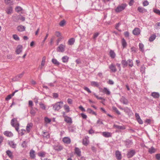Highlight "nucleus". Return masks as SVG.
I'll use <instances>...</instances> for the list:
<instances>
[{
	"label": "nucleus",
	"mask_w": 160,
	"mask_h": 160,
	"mask_svg": "<svg viewBox=\"0 0 160 160\" xmlns=\"http://www.w3.org/2000/svg\"><path fill=\"white\" fill-rule=\"evenodd\" d=\"M127 6V5L126 3H122L119 5L115 9V11L116 12L119 13L124 10Z\"/></svg>",
	"instance_id": "7ed1b4c3"
},
{
	"label": "nucleus",
	"mask_w": 160,
	"mask_h": 160,
	"mask_svg": "<svg viewBox=\"0 0 160 160\" xmlns=\"http://www.w3.org/2000/svg\"><path fill=\"white\" fill-rule=\"evenodd\" d=\"M102 135L105 137L109 138L111 137L112 133L108 132H103L102 133Z\"/></svg>",
	"instance_id": "dca6fc26"
},
{
	"label": "nucleus",
	"mask_w": 160,
	"mask_h": 160,
	"mask_svg": "<svg viewBox=\"0 0 160 160\" xmlns=\"http://www.w3.org/2000/svg\"><path fill=\"white\" fill-rule=\"evenodd\" d=\"M135 153L136 151L135 150L130 149L127 153V157L128 158H131L135 154Z\"/></svg>",
	"instance_id": "20e7f679"
},
{
	"label": "nucleus",
	"mask_w": 160,
	"mask_h": 160,
	"mask_svg": "<svg viewBox=\"0 0 160 160\" xmlns=\"http://www.w3.org/2000/svg\"><path fill=\"white\" fill-rule=\"evenodd\" d=\"M151 95L155 98H158L160 97V94L158 92H153L152 93Z\"/></svg>",
	"instance_id": "f3484780"
},
{
	"label": "nucleus",
	"mask_w": 160,
	"mask_h": 160,
	"mask_svg": "<svg viewBox=\"0 0 160 160\" xmlns=\"http://www.w3.org/2000/svg\"><path fill=\"white\" fill-rule=\"evenodd\" d=\"M83 88L85 90L87 91L88 93H90L91 92V91L90 90L89 88L87 87H84Z\"/></svg>",
	"instance_id": "052dcab7"
},
{
	"label": "nucleus",
	"mask_w": 160,
	"mask_h": 160,
	"mask_svg": "<svg viewBox=\"0 0 160 160\" xmlns=\"http://www.w3.org/2000/svg\"><path fill=\"white\" fill-rule=\"evenodd\" d=\"M113 109L118 115L121 114L120 112L118 110L117 108L114 107H112Z\"/></svg>",
	"instance_id": "3c124183"
},
{
	"label": "nucleus",
	"mask_w": 160,
	"mask_h": 160,
	"mask_svg": "<svg viewBox=\"0 0 160 160\" xmlns=\"http://www.w3.org/2000/svg\"><path fill=\"white\" fill-rule=\"evenodd\" d=\"M39 105L42 109L43 110H45L46 109V106L42 102H40L39 103Z\"/></svg>",
	"instance_id": "603ef678"
},
{
	"label": "nucleus",
	"mask_w": 160,
	"mask_h": 160,
	"mask_svg": "<svg viewBox=\"0 0 160 160\" xmlns=\"http://www.w3.org/2000/svg\"><path fill=\"white\" fill-rule=\"evenodd\" d=\"M6 12L7 14H11L13 12L12 7L11 6L8 7L6 10Z\"/></svg>",
	"instance_id": "f8f14e48"
},
{
	"label": "nucleus",
	"mask_w": 160,
	"mask_h": 160,
	"mask_svg": "<svg viewBox=\"0 0 160 160\" xmlns=\"http://www.w3.org/2000/svg\"><path fill=\"white\" fill-rule=\"evenodd\" d=\"M135 116L136 117V119L138 122L140 124H143V122L142 121L139 115L137 113L135 114Z\"/></svg>",
	"instance_id": "9d476101"
},
{
	"label": "nucleus",
	"mask_w": 160,
	"mask_h": 160,
	"mask_svg": "<svg viewBox=\"0 0 160 160\" xmlns=\"http://www.w3.org/2000/svg\"><path fill=\"white\" fill-rule=\"evenodd\" d=\"M115 155L117 159L121 160L122 159V155L120 152L117 151L115 152Z\"/></svg>",
	"instance_id": "ddd939ff"
},
{
	"label": "nucleus",
	"mask_w": 160,
	"mask_h": 160,
	"mask_svg": "<svg viewBox=\"0 0 160 160\" xmlns=\"http://www.w3.org/2000/svg\"><path fill=\"white\" fill-rule=\"evenodd\" d=\"M128 66L130 67H132L133 66V61L132 60L129 59L128 60Z\"/></svg>",
	"instance_id": "c03bdc74"
},
{
	"label": "nucleus",
	"mask_w": 160,
	"mask_h": 160,
	"mask_svg": "<svg viewBox=\"0 0 160 160\" xmlns=\"http://www.w3.org/2000/svg\"><path fill=\"white\" fill-rule=\"evenodd\" d=\"M55 35L57 37H59L61 36V33L58 31H56L55 32Z\"/></svg>",
	"instance_id": "680f3d73"
},
{
	"label": "nucleus",
	"mask_w": 160,
	"mask_h": 160,
	"mask_svg": "<svg viewBox=\"0 0 160 160\" xmlns=\"http://www.w3.org/2000/svg\"><path fill=\"white\" fill-rule=\"evenodd\" d=\"M7 154L11 159L13 158V157L12 154V152L9 150H8L6 151Z\"/></svg>",
	"instance_id": "c756f323"
},
{
	"label": "nucleus",
	"mask_w": 160,
	"mask_h": 160,
	"mask_svg": "<svg viewBox=\"0 0 160 160\" xmlns=\"http://www.w3.org/2000/svg\"><path fill=\"white\" fill-rule=\"evenodd\" d=\"M63 104V102L62 101L58 102L52 105L53 109L55 111H58L61 108V105Z\"/></svg>",
	"instance_id": "f03ea898"
},
{
	"label": "nucleus",
	"mask_w": 160,
	"mask_h": 160,
	"mask_svg": "<svg viewBox=\"0 0 160 160\" xmlns=\"http://www.w3.org/2000/svg\"><path fill=\"white\" fill-rule=\"evenodd\" d=\"M149 4L148 2L147 1H145L143 3V6H146L148 5Z\"/></svg>",
	"instance_id": "69168bd1"
},
{
	"label": "nucleus",
	"mask_w": 160,
	"mask_h": 160,
	"mask_svg": "<svg viewBox=\"0 0 160 160\" xmlns=\"http://www.w3.org/2000/svg\"><path fill=\"white\" fill-rule=\"evenodd\" d=\"M125 145L127 148H129L132 145V141L129 139H127L125 141Z\"/></svg>",
	"instance_id": "0eeeda50"
},
{
	"label": "nucleus",
	"mask_w": 160,
	"mask_h": 160,
	"mask_svg": "<svg viewBox=\"0 0 160 160\" xmlns=\"http://www.w3.org/2000/svg\"><path fill=\"white\" fill-rule=\"evenodd\" d=\"M13 38L16 40L18 41L19 40V37L16 34L13 35Z\"/></svg>",
	"instance_id": "4d7b16f0"
},
{
	"label": "nucleus",
	"mask_w": 160,
	"mask_h": 160,
	"mask_svg": "<svg viewBox=\"0 0 160 160\" xmlns=\"http://www.w3.org/2000/svg\"><path fill=\"white\" fill-rule=\"evenodd\" d=\"M22 10V8L19 6L15 8V11L18 12H19L20 11H21Z\"/></svg>",
	"instance_id": "6e6d98bb"
},
{
	"label": "nucleus",
	"mask_w": 160,
	"mask_h": 160,
	"mask_svg": "<svg viewBox=\"0 0 160 160\" xmlns=\"http://www.w3.org/2000/svg\"><path fill=\"white\" fill-rule=\"evenodd\" d=\"M46 58V57L45 56L43 57L42 58V60L41 64V66L40 67L41 69L42 68V67L43 66L45 65Z\"/></svg>",
	"instance_id": "c9c22d12"
},
{
	"label": "nucleus",
	"mask_w": 160,
	"mask_h": 160,
	"mask_svg": "<svg viewBox=\"0 0 160 160\" xmlns=\"http://www.w3.org/2000/svg\"><path fill=\"white\" fill-rule=\"evenodd\" d=\"M22 47L20 45H18L16 48L15 52L17 54H19L22 51Z\"/></svg>",
	"instance_id": "423d86ee"
},
{
	"label": "nucleus",
	"mask_w": 160,
	"mask_h": 160,
	"mask_svg": "<svg viewBox=\"0 0 160 160\" xmlns=\"http://www.w3.org/2000/svg\"><path fill=\"white\" fill-rule=\"evenodd\" d=\"M122 63L123 68L127 67L128 64V60L127 61H126L125 60H122Z\"/></svg>",
	"instance_id": "4c0bfd02"
},
{
	"label": "nucleus",
	"mask_w": 160,
	"mask_h": 160,
	"mask_svg": "<svg viewBox=\"0 0 160 160\" xmlns=\"http://www.w3.org/2000/svg\"><path fill=\"white\" fill-rule=\"evenodd\" d=\"M87 111L88 112L91 114H92L94 115L95 116L97 115V114L95 112L92 110L91 109L88 108L87 110Z\"/></svg>",
	"instance_id": "2f4dec72"
},
{
	"label": "nucleus",
	"mask_w": 160,
	"mask_h": 160,
	"mask_svg": "<svg viewBox=\"0 0 160 160\" xmlns=\"http://www.w3.org/2000/svg\"><path fill=\"white\" fill-rule=\"evenodd\" d=\"M33 124L32 123H29L26 126V130L28 132H29L31 129L32 128Z\"/></svg>",
	"instance_id": "a211bd4d"
},
{
	"label": "nucleus",
	"mask_w": 160,
	"mask_h": 160,
	"mask_svg": "<svg viewBox=\"0 0 160 160\" xmlns=\"http://www.w3.org/2000/svg\"><path fill=\"white\" fill-rule=\"evenodd\" d=\"M138 11L141 12H143V9L141 7H139L138 8Z\"/></svg>",
	"instance_id": "0e129e2a"
},
{
	"label": "nucleus",
	"mask_w": 160,
	"mask_h": 160,
	"mask_svg": "<svg viewBox=\"0 0 160 160\" xmlns=\"http://www.w3.org/2000/svg\"><path fill=\"white\" fill-rule=\"evenodd\" d=\"M121 42L122 45L123 46V48H125L127 46V43L126 40L124 38H122V39Z\"/></svg>",
	"instance_id": "f704fd0d"
},
{
	"label": "nucleus",
	"mask_w": 160,
	"mask_h": 160,
	"mask_svg": "<svg viewBox=\"0 0 160 160\" xmlns=\"http://www.w3.org/2000/svg\"><path fill=\"white\" fill-rule=\"evenodd\" d=\"M109 55L112 58H114L116 57V54L114 51L112 50H110L109 52Z\"/></svg>",
	"instance_id": "b1692460"
},
{
	"label": "nucleus",
	"mask_w": 160,
	"mask_h": 160,
	"mask_svg": "<svg viewBox=\"0 0 160 160\" xmlns=\"http://www.w3.org/2000/svg\"><path fill=\"white\" fill-rule=\"evenodd\" d=\"M154 12L157 14L160 15V11L157 9H155L153 10Z\"/></svg>",
	"instance_id": "bf43d9fd"
},
{
	"label": "nucleus",
	"mask_w": 160,
	"mask_h": 160,
	"mask_svg": "<svg viewBox=\"0 0 160 160\" xmlns=\"http://www.w3.org/2000/svg\"><path fill=\"white\" fill-rule=\"evenodd\" d=\"M11 125L15 128L16 130L18 131L19 124L18 122L17 118H13L11 121Z\"/></svg>",
	"instance_id": "f257e3e1"
},
{
	"label": "nucleus",
	"mask_w": 160,
	"mask_h": 160,
	"mask_svg": "<svg viewBox=\"0 0 160 160\" xmlns=\"http://www.w3.org/2000/svg\"><path fill=\"white\" fill-rule=\"evenodd\" d=\"M30 155L32 158H34L35 157V151L33 150H31L30 152Z\"/></svg>",
	"instance_id": "cd10ccee"
},
{
	"label": "nucleus",
	"mask_w": 160,
	"mask_h": 160,
	"mask_svg": "<svg viewBox=\"0 0 160 160\" xmlns=\"http://www.w3.org/2000/svg\"><path fill=\"white\" fill-rule=\"evenodd\" d=\"M75 153L78 156H80L81 155V151L80 149L76 147L75 148Z\"/></svg>",
	"instance_id": "4be33fe9"
},
{
	"label": "nucleus",
	"mask_w": 160,
	"mask_h": 160,
	"mask_svg": "<svg viewBox=\"0 0 160 160\" xmlns=\"http://www.w3.org/2000/svg\"><path fill=\"white\" fill-rule=\"evenodd\" d=\"M145 68L144 66H142L141 67L140 71L142 73H145Z\"/></svg>",
	"instance_id": "09e8293b"
},
{
	"label": "nucleus",
	"mask_w": 160,
	"mask_h": 160,
	"mask_svg": "<svg viewBox=\"0 0 160 160\" xmlns=\"http://www.w3.org/2000/svg\"><path fill=\"white\" fill-rule=\"evenodd\" d=\"M25 130L24 129H22L20 131H19V130H18V133L21 136H22L24 135V132H25Z\"/></svg>",
	"instance_id": "8fccbe9b"
},
{
	"label": "nucleus",
	"mask_w": 160,
	"mask_h": 160,
	"mask_svg": "<svg viewBox=\"0 0 160 160\" xmlns=\"http://www.w3.org/2000/svg\"><path fill=\"white\" fill-rule=\"evenodd\" d=\"M4 2L7 4H8L9 5H13L12 2L11 0H5Z\"/></svg>",
	"instance_id": "a18cd8bd"
},
{
	"label": "nucleus",
	"mask_w": 160,
	"mask_h": 160,
	"mask_svg": "<svg viewBox=\"0 0 160 160\" xmlns=\"http://www.w3.org/2000/svg\"><path fill=\"white\" fill-rule=\"evenodd\" d=\"M124 112L127 113L128 114H130L132 113V111L128 107H126L123 108Z\"/></svg>",
	"instance_id": "72a5a7b5"
},
{
	"label": "nucleus",
	"mask_w": 160,
	"mask_h": 160,
	"mask_svg": "<svg viewBox=\"0 0 160 160\" xmlns=\"http://www.w3.org/2000/svg\"><path fill=\"white\" fill-rule=\"evenodd\" d=\"M53 148L55 150L58 152L61 151L63 149V146L60 145H55L53 146Z\"/></svg>",
	"instance_id": "6e6552de"
},
{
	"label": "nucleus",
	"mask_w": 160,
	"mask_h": 160,
	"mask_svg": "<svg viewBox=\"0 0 160 160\" xmlns=\"http://www.w3.org/2000/svg\"><path fill=\"white\" fill-rule=\"evenodd\" d=\"M120 101L121 102L124 104H128V101L127 99L123 97L121 98Z\"/></svg>",
	"instance_id": "2eb2a0df"
},
{
	"label": "nucleus",
	"mask_w": 160,
	"mask_h": 160,
	"mask_svg": "<svg viewBox=\"0 0 160 160\" xmlns=\"http://www.w3.org/2000/svg\"><path fill=\"white\" fill-rule=\"evenodd\" d=\"M82 143L85 146H87L89 143V141L88 137H85L82 140Z\"/></svg>",
	"instance_id": "9b49d317"
},
{
	"label": "nucleus",
	"mask_w": 160,
	"mask_h": 160,
	"mask_svg": "<svg viewBox=\"0 0 160 160\" xmlns=\"http://www.w3.org/2000/svg\"><path fill=\"white\" fill-rule=\"evenodd\" d=\"M64 121L68 123H72V121L71 118L68 117H66L65 118Z\"/></svg>",
	"instance_id": "5701e85b"
},
{
	"label": "nucleus",
	"mask_w": 160,
	"mask_h": 160,
	"mask_svg": "<svg viewBox=\"0 0 160 160\" xmlns=\"http://www.w3.org/2000/svg\"><path fill=\"white\" fill-rule=\"evenodd\" d=\"M68 129L70 132H73L75 131V128L74 127L70 126L68 127Z\"/></svg>",
	"instance_id": "de8ad7c7"
},
{
	"label": "nucleus",
	"mask_w": 160,
	"mask_h": 160,
	"mask_svg": "<svg viewBox=\"0 0 160 160\" xmlns=\"http://www.w3.org/2000/svg\"><path fill=\"white\" fill-rule=\"evenodd\" d=\"M45 153L44 152H41L38 153V155L40 157H44L45 155Z\"/></svg>",
	"instance_id": "864d4df0"
},
{
	"label": "nucleus",
	"mask_w": 160,
	"mask_h": 160,
	"mask_svg": "<svg viewBox=\"0 0 160 160\" xmlns=\"http://www.w3.org/2000/svg\"><path fill=\"white\" fill-rule=\"evenodd\" d=\"M140 32V31L139 28H135L133 31V34L135 35H139Z\"/></svg>",
	"instance_id": "6ab92c4d"
},
{
	"label": "nucleus",
	"mask_w": 160,
	"mask_h": 160,
	"mask_svg": "<svg viewBox=\"0 0 160 160\" xmlns=\"http://www.w3.org/2000/svg\"><path fill=\"white\" fill-rule=\"evenodd\" d=\"M148 151L149 153L152 154L155 152V149L153 147H152L151 148H149Z\"/></svg>",
	"instance_id": "58836bf2"
},
{
	"label": "nucleus",
	"mask_w": 160,
	"mask_h": 160,
	"mask_svg": "<svg viewBox=\"0 0 160 160\" xmlns=\"http://www.w3.org/2000/svg\"><path fill=\"white\" fill-rule=\"evenodd\" d=\"M8 144L10 147L13 148H15L16 147V144H15L14 142L13 141H9Z\"/></svg>",
	"instance_id": "473e14b6"
},
{
	"label": "nucleus",
	"mask_w": 160,
	"mask_h": 160,
	"mask_svg": "<svg viewBox=\"0 0 160 160\" xmlns=\"http://www.w3.org/2000/svg\"><path fill=\"white\" fill-rule=\"evenodd\" d=\"M62 141L64 143L67 144H69L71 143V140L68 137H65L62 139Z\"/></svg>",
	"instance_id": "1a4fd4ad"
},
{
	"label": "nucleus",
	"mask_w": 160,
	"mask_h": 160,
	"mask_svg": "<svg viewBox=\"0 0 160 160\" xmlns=\"http://www.w3.org/2000/svg\"><path fill=\"white\" fill-rule=\"evenodd\" d=\"M102 92L103 93H105L107 95H109L110 94V91L106 88H103Z\"/></svg>",
	"instance_id": "c85d7f7f"
},
{
	"label": "nucleus",
	"mask_w": 160,
	"mask_h": 160,
	"mask_svg": "<svg viewBox=\"0 0 160 160\" xmlns=\"http://www.w3.org/2000/svg\"><path fill=\"white\" fill-rule=\"evenodd\" d=\"M65 46L62 44H61L57 48V51L58 52H63L65 51Z\"/></svg>",
	"instance_id": "39448f33"
},
{
	"label": "nucleus",
	"mask_w": 160,
	"mask_h": 160,
	"mask_svg": "<svg viewBox=\"0 0 160 160\" xmlns=\"http://www.w3.org/2000/svg\"><path fill=\"white\" fill-rule=\"evenodd\" d=\"M113 127L114 128L121 130H124L125 129V127L124 126H120L114 124Z\"/></svg>",
	"instance_id": "412c9836"
},
{
	"label": "nucleus",
	"mask_w": 160,
	"mask_h": 160,
	"mask_svg": "<svg viewBox=\"0 0 160 160\" xmlns=\"http://www.w3.org/2000/svg\"><path fill=\"white\" fill-rule=\"evenodd\" d=\"M17 29L19 32H22L25 30V28L23 26L20 25L17 27Z\"/></svg>",
	"instance_id": "a878e982"
},
{
	"label": "nucleus",
	"mask_w": 160,
	"mask_h": 160,
	"mask_svg": "<svg viewBox=\"0 0 160 160\" xmlns=\"http://www.w3.org/2000/svg\"><path fill=\"white\" fill-rule=\"evenodd\" d=\"M97 124L101 125L103 124V123L102 121L100 119H99L97 122Z\"/></svg>",
	"instance_id": "338daca9"
},
{
	"label": "nucleus",
	"mask_w": 160,
	"mask_h": 160,
	"mask_svg": "<svg viewBox=\"0 0 160 160\" xmlns=\"http://www.w3.org/2000/svg\"><path fill=\"white\" fill-rule=\"evenodd\" d=\"M139 48L141 51L143 52L144 51V45L142 43H140L139 44Z\"/></svg>",
	"instance_id": "e433bc0d"
},
{
	"label": "nucleus",
	"mask_w": 160,
	"mask_h": 160,
	"mask_svg": "<svg viewBox=\"0 0 160 160\" xmlns=\"http://www.w3.org/2000/svg\"><path fill=\"white\" fill-rule=\"evenodd\" d=\"M81 115L83 119H86L87 117V116L83 113H81Z\"/></svg>",
	"instance_id": "e2e57ef3"
},
{
	"label": "nucleus",
	"mask_w": 160,
	"mask_h": 160,
	"mask_svg": "<svg viewBox=\"0 0 160 160\" xmlns=\"http://www.w3.org/2000/svg\"><path fill=\"white\" fill-rule=\"evenodd\" d=\"M4 134L7 137H11L13 136V134L11 132L8 131L4 132Z\"/></svg>",
	"instance_id": "393cba45"
},
{
	"label": "nucleus",
	"mask_w": 160,
	"mask_h": 160,
	"mask_svg": "<svg viewBox=\"0 0 160 160\" xmlns=\"http://www.w3.org/2000/svg\"><path fill=\"white\" fill-rule=\"evenodd\" d=\"M156 28H160V22H157L155 25Z\"/></svg>",
	"instance_id": "774afa93"
},
{
	"label": "nucleus",
	"mask_w": 160,
	"mask_h": 160,
	"mask_svg": "<svg viewBox=\"0 0 160 160\" xmlns=\"http://www.w3.org/2000/svg\"><path fill=\"white\" fill-rule=\"evenodd\" d=\"M109 68L111 71L113 72H115L117 71V69L115 65L113 64H111L109 66Z\"/></svg>",
	"instance_id": "4468645a"
},
{
	"label": "nucleus",
	"mask_w": 160,
	"mask_h": 160,
	"mask_svg": "<svg viewBox=\"0 0 160 160\" xmlns=\"http://www.w3.org/2000/svg\"><path fill=\"white\" fill-rule=\"evenodd\" d=\"M35 110H38V109L36 108L34 109L32 107L31 108L30 113L32 116H34L35 115V114L36 113V111H35Z\"/></svg>",
	"instance_id": "aec40b11"
},
{
	"label": "nucleus",
	"mask_w": 160,
	"mask_h": 160,
	"mask_svg": "<svg viewBox=\"0 0 160 160\" xmlns=\"http://www.w3.org/2000/svg\"><path fill=\"white\" fill-rule=\"evenodd\" d=\"M75 41V39L74 38H71L68 40V44L69 45H72L74 43Z\"/></svg>",
	"instance_id": "bb28decb"
},
{
	"label": "nucleus",
	"mask_w": 160,
	"mask_h": 160,
	"mask_svg": "<svg viewBox=\"0 0 160 160\" xmlns=\"http://www.w3.org/2000/svg\"><path fill=\"white\" fill-rule=\"evenodd\" d=\"M24 73V72H23L19 74V75H18L17 76H16L14 78L15 79H16L18 80L19 78H22V77L23 76V75Z\"/></svg>",
	"instance_id": "a19ab883"
},
{
	"label": "nucleus",
	"mask_w": 160,
	"mask_h": 160,
	"mask_svg": "<svg viewBox=\"0 0 160 160\" xmlns=\"http://www.w3.org/2000/svg\"><path fill=\"white\" fill-rule=\"evenodd\" d=\"M65 20H62L59 23V25H60V26H61V27H62L65 24Z\"/></svg>",
	"instance_id": "13d9d810"
},
{
	"label": "nucleus",
	"mask_w": 160,
	"mask_h": 160,
	"mask_svg": "<svg viewBox=\"0 0 160 160\" xmlns=\"http://www.w3.org/2000/svg\"><path fill=\"white\" fill-rule=\"evenodd\" d=\"M91 85L93 86L98 87L99 86V84L97 82L92 81L91 82Z\"/></svg>",
	"instance_id": "37998d69"
},
{
	"label": "nucleus",
	"mask_w": 160,
	"mask_h": 160,
	"mask_svg": "<svg viewBox=\"0 0 160 160\" xmlns=\"http://www.w3.org/2000/svg\"><path fill=\"white\" fill-rule=\"evenodd\" d=\"M52 62L56 65H58L59 64V63L55 59H52Z\"/></svg>",
	"instance_id": "49530a36"
},
{
	"label": "nucleus",
	"mask_w": 160,
	"mask_h": 160,
	"mask_svg": "<svg viewBox=\"0 0 160 160\" xmlns=\"http://www.w3.org/2000/svg\"><path fill=\"white\" fill-rule=\"evenodd\" d=\"M44 121L46 122L49 123L51 122V120L50 119L46 117L44 118Z\"/></svg>",
	"instance_id": "5fc2aeb1"
},
{
	"label": "nucleus",
	"mask_w": 160,
	"mask_h": 160,
	"mask_svg": "<svg viewBox=\"0 0 160 160\" xmlns=\"http://www.w3.org/2000/svg\"><path fill=\"white\" fill-rule=\"evenodd\" d=\"M64 108L66 112H68L70 111V108L69 106L66 104L64 105Z\"/></svg>",
	"instance_id": "ea45409f"
},
{
	"label": "nucleus",
	"mask_w": 160,
	"mask_h": 160,
	"mask_svg": "<svg viewBox=\"0 0 160 160\" xmlns=\"http://www.w3.org/2000/svg\"><path fill=\"white\" fill-rule=\"evenodd\" d=\"M156 37V36L155 34H153L151 36L149 39V41L150 42L153 41Z\"/></svg>",
	"instance_id": "79ce46f5"
},
{
	"label": "nucleus",
	"mask_w": 160,
	"mask_h": 160,
	"mask_svg": "<svg viewBox=\"0 0 160 160\" xmlns=\"http://www.w3.org/2000/svg\"><path fill=\"white\" fill-rule=\"evenodd\" d=\"M68 59L69 57L67 56H64L62 58V61L64 63L67 62H68Z\"/></svg>",
	"instance_id": "7c9ffc66"
}]
</instances>
